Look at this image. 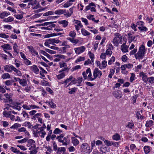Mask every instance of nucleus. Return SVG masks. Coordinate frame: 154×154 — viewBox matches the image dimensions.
<instances>
[{
	"mask_svg": "<svg viewBox=\"0 0 154 154\" xmlns=\"http://www.w3.org/2000/svg\"><path fill=\"white\" fill-rule=\"evenodd\" d=\"M82 34L85 36L89 35L90 33L84 29H82L81 30Z\"/></svg>",
	"mask_w": 154,
	"mask_h": 154,
	"instance_id": "nucleus-20",
	"label": "nucleus"
},
{
	"mask_svg": "<svg viewBox=\"0 0 154 154\" xmlns=\"http://www.w3.org/2000/svg\"><path fill=\"white\" fill-rule=\"evenodd\" d=\"M102 75V72L98 68H96L94 69L93 72V76L95 79L97 77L100 78Z\"/></svg>",
	"mask_w": 154,
	"mask_h": 154,
	"instance_id": "nucleus-3",
	"label": "nucleus"
},
{
	"mask_svg": "<svg viewBox=\"0 0 154 154\" xmlns=\"http://www.w3.org/2000/svg\"><path fill=\"white\" fill-rule=\"evenodd\" d=\"M23 86H25L27 85L26 80L24 79H21L19 82Z\"/></svg>",
	"mask_w": 154,
	"mask_h": 154,
	"instance_id": "nucleus-19",
	"label": "nucleus"
},
{
	"mask_svg": "<svg viewBox=\"0 0 154 154\" xmlns=\"http://www.w3.org/2000/svg\"><path fill=\"white\" fill-rule=\"evenodd\" d=\"M92 74L91 72H90L89 75L88 76V80L89 81H93L95 79L94 78H93L91 77Z\"/></svg>",
	"mask_w": 154,
	"mask_h": 154,
	"instance_id": "nucleus-28",
	"label": "nucleus"
},
{
	"mask_svg": "<svg viewBox=\"0 0 154 154\" xmlns=\"http://www.w3.org/2000/svg\"><path fill=\"white\" fill-rule=\"evenodd\" d=\"M63 10H57L54 13L55 14L60 15L63 14L62 12H63Z\"/></svg>",
	"mask_w": 154,
	"mask_h": 154,
	"instance_id": "nucleus-46",
	"label": "nucleus"
},
{
	"mask_svg": "<svg viewBox=\"0 0 154 154\" xmlns=\"http://www.w3.org/2000/svg\"><path fill=\"white\" fill-rule=\"evenodd\" d=\"M31 69L36 74L38 73L39 70L37 67L35 65H34L31 67Z\"/></svg>",
	"mask_w": 154,
	"mask_h": 154,
	"instance_id": "nucleus-12",
	"label": "nucleus"
},
{
	"mask_svg": "<svg viewBox=\"0 0 154 154\" xmlns=\"http://www.w3.org/2000/svg\"><path fill=\"white\" fill-rule=\"evenodd\" d=\"M7 117L10 118V119L11 120L14 121V120L15 116L14 115H8V116H7Z\"/></svg>",
	"mask_w": 154,
	"mask_h": 154,
	"instance_id": "nucleus-57",
	"label": "nucleus"
},
{
	"mask_svg": "<svg viewBox=\"0 0 154 154\" xmlns=\"http://www.w3.org/2000/svg\"><path fill=\"white\" fill-rule=\"evenodd\" d=\"M41 113H37V114H36L34 116H33V118H32V119H35L36 118H38V116H41Z\"/></svg>",
	"mask_w": 154,
	"mask_h": 154,
	"instance_id": "nucleus-61",
	"label": "nucleus"
},
{
	"mask_svg": "<svg viewBox=\"0 0 154 154\" xmlns=\"http://www.w3.org/2000/svg\"><path fill=\"white\" fill-rule=\"evenodd\" d=\"M85 60L84 57H80L79 58L77 59L75 61V63H77L78 62L81 61H84Z\"/></svg>",
	"mask_w": 154,
	"mask_h": 154,
	"instance_id": "nucleus-37",
	"label": "nucleus"
},
{
	"mask_svg": "<svg viewBox=\"0 0 154 154\" xmlns=\"http://www.w3.org/2000/svg\"><path fill=\"white\" fill-rule=\"evenodd\" d=\"M14 20V18L12 17H9L6 19H5L3 21L5 22H10L13 21Z\"/></svg>",
	"mask_w": 154,
	"mask_h": 154,
	"instance_id": "nucleus-26",
	"label": "nucleus"
},
{
	"mask_svg": "<svg viewBox=\"0 0 154 154\" xmlns=\"http://www.w3.org/2000/svg\"><path fill=\"white\" fill-rule=\"evenodd\" d=\"M14 66L12 65H6L4 66V69L8 72H11L13 70Z\"/></svg>",
	"mask_w": 154,
	"mask_h": 154,
	"instance_id": "nucleus-8",
	"label": "nucleus"
},
{
	"mask_svg": "<svg viewBox=\"0 0 154 154\" xmlns=\"http://www.w3.org/2000/svg\"><path fill=\"white\" fill-rule=\"evenodd\" d=\"M115 60V57L113 56L112 57L111 59L109 60L108 61V64L109 65H111L113 62H114Z\"/></svg>",
	"mask_w": 154,
	"mask_h": 154,
	"instance_id": "nucleus-43",
	"label": "nucleus"
},
{
	"mask_svg": "<svg viewBox=\"0 0 154 154\" xmlns=\"http://www.w3.org/2000/svg\"><path fill=\"white\" fill-rule=\"evenodd\" d=\"M2 48L5 49L10 50L11 49V47L8 44H5L3 45L2 46Z\"/></svg>",
	"mask_w": 154,
	"mask_h": 154,
	"instance_id": "nucleus-22",
	"label": "nucleus"
},
{
	"mask_svg": "<svg viewBox=\"0 0 154 154\" xmlns=\"http://www.w3.org/2000/svg\"><path fill=\"white\" fill-rule=\"evenodd\" d=\"M11 150L14 152L18 153L20 152V151L18 150L16 148H15L13 147H12L11 148Z\"/></svg>",
	"mask_w": 154,
	"mask_h": 154,
	"instance_id": "nucleus-38",
	"label": "nucleus"
},
{
	"mask_svg": "<svg viewBox=\"0 0 154 154\" xmlns=\"http://www.w3.org/2000/svg\"><path fill=\"white\" fill-rule=\"evenodd\" d=\"M10 14V13L9 12L8 13L6 11L3 12L0 14V18L3 19L5 17H7Z\"/></svg>",
	"mask_w": 154,
	"mask_h": 154,
	"instance_id": "nucleus-11",
	"label": "nucleus"
},
{
	"mask_svg": "<svg viewBox=\"0 0 154 154\" xmlns=\"http://www.w3.org/2000/svg\"><path fill=\"white\" fill-rule=\"evenodd\" d=\"M121 49L122 51L124 52H126L128 51V48L125 43H123L122 45Z\"/></svg>",
	"mask_w": 154,
	"mask_h": 154,
	"instance_id": "nucleus-9",
	"label": "nucleus"
},
{
	"mask_svg": "<svg viewBox=\"0 0 154 154\" xmlns=\"http://www.w3.org/2000/svg\"><path fill=\"white\" fill-rule=\"evenodd\" d=\"M58 23L60 24L63 25V27H65L67 26L68 22L66 20H64L59 21Z\"/></svg>",
	"mask_w": 154,
	"mask_h": 154,
	"instance_id": "nucleus-14",
	"label": "nucleus"
},
{
	"mask_svg": "<svg viewBox=\"0 0 154 154\" xmlns=\"http://www.w3.org/2000/svg\"><path fill=\"white\" fill-rule=\"evenodd\" d=\"M37 152V150L36 149H34L30 151V154H36Z\"/></svg>",
	"mask_w": 154,
	"mask_h": 154,
	"instance_id": "nucleus-64",
	"label": "nucleus"
},
{
	"mask_svg": "<svg viewBox=\"0 0 154 154\" xmlns=\"http://www.w3.org/2000/svg\"><path fill=\"white\" fill-rule=\"evenodd\" d=\"M27 140V139L26 138H24L21 140H19L17 141L18 143H23L26 142Z\"/></svg>",
	"mask_w": 154,
	"mask_h": 154,
	"instance_id": "nucleus-47",
	"label": "nucleus"
},
{
	"mask_svg": "<svg viewBox=\"0 0 154 154\" xmlns=\"http://www.w3.org/2000/svg\"><path fill=\"white\" fill-rule=\"evenodd\" d=\"M153 124V122L152 120H149L146 122L145 126L146 127L151 126Z\"/></svg>",
	"mask_w": 154,
	"mask_h": 154,
	"instance_id": "nucleus-21",
	"label": "nucleus"
},
{
	"mask_svg": "<svg viewBox=\"0 0 154 154\" xmlns=\"http://www.w3.org/2000/svg\"><path fill=\"white\" fill-rule=\"evenodd\" d=\"M68 149L69 151L70 152H72L74 151L75 150V148L73 146H70L69 148Z\"/></svg>",
	"mask_w": 154,
	"mask_h": 154,
	"instance_id": "nucleus-62",
	"label": "nucleus"
},
{
	"mask_svg": "<svg viewBox=\"0 0 154 154\" xmlns=\"http://www.w3.org/2000/svg\"><path fill=\"white\" fill-rule=\"evenodd\" d=\"M52 100H51V101L48 102V103L51 107L53 108H55L56 107V105L52 102Z\"/></svg>",
	"mask_w": 154,
	"mask_h": 154,
	"instance_id": "nucleus-27",
	"label": "nucleus"
},
{
	"mask_svg": "<svg viewBox=\"0 0 154 154\" xmlns=\"http://www.w3.org/2000/svg\"><path fill=\"white\" fill-rule=\"evenodd\" d=\"M114 70L113 69H111L110 70V74L108 75V77L109 78H112V76L113 75L114 73Z\"/></svg>",
	"mask_w": 154,
	"mask_h": 154,
	"instance_id": "nucleus-39",
	"label": "nucleus"
},
{
	"mask_svg": "<svg viewBox=\"0 0 154 154\" xmlns=\"http://www.w3.org/2000/svg\"><path fill=\"white\" fill-rule=\"evenodd\" d=\"M76 33L74 31H71L69 35L72 37L74 38L75 36Z\"/></svg>",
	"mask_w": 154,
	"mask_h": 154,
	"instance_id": "nucleus-50",
	"label": "nucleus"
},
{
	"mask_svg": "<svg viewBox=\"0 0 154 154\" xmlns=\"http://www.w3.org/2000/svg\"><path fill=\"white\" fill-rule=\"evenodd\" d=\"M106 54L107 55H110L112 54V51H111L110 48H108L106 51Z\"/></svg>",
	"mask_w": 154,
	"mask_h": 154,
	"instance_id": "nucleus-45",
	"label": "nucleus"
},
{
	"mask_svg": "<svg viewBox=\"0 0 154 154\" xmlns=\"http://www.w3.org/2000/svg\"><path fill=\"white\" fill-rule=\"evenodd\" d=\"M115 37L113 40V43L114 45L117 47L119 43L121 42L122 38L121 35L118 33L114 34Z\"/></svg>",
	"mask_w": 154,
	"mask_h": 154,
	"instance_id": "nucleus-2",
	"label": "nucleus"
},
{
	"mask_svg": "<svg viewBox=\"0 0 154 154\" xmlns=\"http://www.w3.org/2000/svg\"><path fill=\"white\" fill-rule=\"evenodd\" d=\"M71 81V82L68 84L67 87H68L69 85H71L72 84H75L77 82V80H76V79L75 78H73V79H72Z\"/></svg>",
	"mask_w": 154,
	"mask_h": 154,
	"instance_id": "nucleus-33",
	"label": "nucleus"
},
{
	"mask_svg": "<svg viewBox=\"0 0 154 154\" xmlns=\"http://www.w3.org/2000/svg\"><path fill=\"white\" fill-rule=\"evenodd\" d=\"M48 40L50 43V44H53V45H56L54 44V39H49Z\"/></svg>",
	"mask_w": 154,
	"mask_h": 154,
	"instance_id": "nucleus-48",
	"label": "nucleus"
},
{
	"mask_svg": "<svg viewBox=\"0 0 154 154\" xmlns=\"http://www.w3.org/2000/svg\"><path fill=\"white\" fill-rule=\"evenodd\" d=\"M73 79V77L71 75L70 76V77L66 79L65 81L62 83V84L63 83H65L66 85L67 83H68L69 82L71 81L72 79Z\"/></svg>",
	"mask_w": 154,
	"mask_h": 154,
	"instance_id": "nucleus-25",
	"label": "nucleus"
},
{
	"mask_svg": "<svg viewBox=\"0 0 154 154\" xmlns=\"http://www.w3.org/2000/svg\"><path fill=\"white\" fill-rule=\"evenodd\" d=\"M27 48L32 55H37V57L38 56V53L35 51L32 46H28Z\"/></svg>",
	"mask_w": 154,
	"mask_h": 154,
	"instance_id": "nucleus-7",
	"label": "nucleus"
},
{
	"mask_svg": "<svg viewBox=\"0 0 154 154\" xmlns=\"http://www.w3.org/2000/svg\"><path fill=\"white\" fill-rule=\"evenodd\" d=\"M13 82L12 81H11L8 80V81H6L5 82V84L6 85L8 86V85H11L12 84Z\"/></svg>",
	"mask_w": 154,
	"mask_h": 154,
	"instance_id": "nucleus-51",
	"label": "nucleus"
},
{
	"mask_svg": "<svg viewBox=\"0 0 154 154\" xmlns=\"http://www.w3.org/2000/svg\"><path fill=\"white\" fill-rule=\"evenodd\" d=\"M55 57H57V58H58L59 59L62 58V59H64L65 56L61 54H57L55 55H54Z\"/></svg>",
	"mask_w": 154,
	"mask_h": 154,
	"instance_id": "nucleus-44",
	"label": "nucleus"
},
{
	"mask_svg": "<svg viewBox=\"0 0 154 154\" xmlns=\"http://www.w3.org/2000/svg\"><path fill=\"white\" fill-rule=\"evenodd\" d=\"M82 77H79L78 78L77 80V82L79 85H77V86H79L80 85V84L82 82Z\"/></svg>",
	"mask_w": 154,
	"mask_h": 154,
	"instance_id": "nucleus-41",
	"label": "nucleus"
},
{
	"mask_svg": "<svg viewBox=\"0 0 154 154\" xmlns=\"http://www.w3.org/2000/svg\"><path fill=\"white\" fill-rule=\"evenodd\" d=\"M147 81L151 83H154V77H150L147 78Z\"/></svg>",
	"mask_w": 154,
	"mask_h": 154,
	"instance_id": "nucleus-29",
	"label": "nucleus"
},
{
	"mask_svg": "<svg viewBox=\"0 0 154 154\" xmlns=\"http://www.w3.org/2000/svg\"><path fill=\"white\" fill-rule=\"evenodd\" d=\"M77 88H74L71 89V91L69 92V93L70 94H74L77 90Z\"/></svg>",
	"mask_w": 154,
	"mask_h": 154,
	"instance_id": "nucleus-31",
	"label": "nucleus"
},
{
	"mask_svg": "<svg viewBox=\"0 0 154 154\" xmlns=\"http://www.w3.org/2000/svg\"><path fill=\"white\" fill-rule=\"evenodd\" d=\"M107 62L105 60H104L102 62V67L103 68H105L106 67L107 65Z\"/></svg>",
	"mask_w": 154,
	"mask_h": 154,
	"instance_id": "nucleus-63",
	"label": "nucleus"
},
{
	"mask_svg": "<svg viewBox=\"0 0 154 154\" xmlns=\"http://www.w3.org/2000/svg\"><path fill=\"white\" fill-rule=\"evenodd\" d=\"M81 66L80 65H77L76 66H75L73 67L72 69L73 71L76 70L77 69H81Z\"/></svg>",
	"mask_w": 154,
	"mask_h": 154,
	"instance_id": "nucleus-59",
	"label": "nucleus"
},
{
	"mask_svg": "<svg viewBox=\"0 0 154 154\" xmlns=\"http://www.w3.org/2000/svg\"><path fill=\"white\" fill-rule=\"evenodd\" d=\"M53 147L54 150L57 151V153L58 154V153L60 151V148L57 147V145L55 142H53Z\"/></svg>",
	"mask_w": 154,
	"mask_h": 154,
	"instance_id": "nucleus-15",
	"label": "nucleus"
},
{
	"mask_svg": "<svg viewBox=\"0 0 154 154\" xmlns=\"http://www.w3.org/2000/svg\"><path fill=\"white\" fill-rule=\"evenodd\" d=\"M72 143H73L74 146H76L78 145L79 143V140L75 137H72Z\"/></svg>",
	"mask_w": 154,
	"mask_h": 154,
	"instance_id": "nucleus-13",
	"label": "nucleus"
},
{
	"mask_svg": "<svg viewBox=\"0 0 154 154\" xmlns=\"http://www.w3.org/2000/svg\"><path fill=\"white\" fill-rule=\"evenodd\" d=\"M17 45L16 43H15L14 44V46L13 47V48L14 49V51L16 52L17 54L18 53V52L17 51Z\"/></svg>",
	"mask_w": 154,
	"mask_h": 154,
	"instance_id": "nucleus-54",
	"label": "nucleus"
},
{
	"mask_svg": "<svg viewBox=\"0 0 154 154\" xmlns=\"http://www.w3.org/2000/svg\"><path fill=\"white\" fill-rule=\"evenodd\" d=\"M137 36H131L128 37V41L130 43L132 41H136L137 40Z\"/></svg>",
	"mask_w": 154,
	"mask_h": 154,
	"instance_id": "nucleus-16",
	"label": "nucleus"
},
{
	"mask_svg": "<svg viewBox=\"0 0 154 154\" xmlns=\"http://www.w3.org/2000/svg\"><path fill=\"white\" fill-rule=\"evenodd\" d=\"M72 4L69 3V2H67L65 3L63 5V6L64 8H67L72 5Z\"/></svg>",
	"mask_w": 154,
	"mask_h": 154,
	"instance_id": "nucleus-49",
	"label": "nucleus"
},
{
	"mask_svg": "<svg viewBox=\"0 0 154 154\" xmlns=\"http://www.w3.org/2000/svg\"><path fill=\"white\" fill-rule=\"evenodd\" d=\"M115 97L117 99H119L122 96V94L121 91L119 90H117L114 91L113 93Z\"/></svg>",
	"mask_w": 154,
	"mask_h": 154,
	"instance_id": "nucleus-5",
	"label": "nucleus"
},
{
	"mask_svg": "<svg viewBox=\"0 0 154 154\" xmlns=\"http://www.w3.org/2000/svg\"><path fill=\"white\" fill-rule=\"evenodd\" d=\"M104 143L108 146H111L112 145V142H111L109 141L108 140H105L104 141Z\"/></svg>",
	"mask_w": 154,
	"mask_h": 154,
	"instance_id": "nucleus-58",
	"label": "nucleus"
},
{
	"mask_svg": "<svg viewBox=\"0 0 154 154\" xmlns=\"http://www.w3.org/2000/svg\"><path fill=\"white\" fill-rule=\"evenodd\" d=\"M0 36L1 37L3 38H8L9 37V36L7 35L4 33L0 34Z\"/></svg>",
	"mask_w": 154,
	"mask_h": 154,
	"instance_id": "nucleus-52",
	"label": "nucleus"
},
{
	"mask_svg": "<svg viewBox=\"0 0 154 154\" xmlns=\"http://www.w3.org/2000/svg\"><path fill=\"white\" fill-rule=\"evenodd\" d=\"M143 149L144 152L146 154H148L150 152V147L149 146H144Z\"/></svg>",
	"mask_w": 154,
	"mask_h": 154,
	"instance_id": "nucleus-18",
	"label": "nucleus"
},
{
	"mask_svg": "<svg viewBox=\"0 0 154 154\" xmlns=\"http://www.w3.org/2000/svg\"><path fill=\"white\" fill-rule=\"evenodd\" d=\"M75 53L77 54H79L82 53L85 50V48L84 46H82L80 47L76 48L74 49Z\"/></svg>",
	"mask_w": 154,
	"mask_h": 154,
	"instance_id": "nucleus-6",
	"label": "nucleus"
},
{
	"mask_svg": "<svg viewBox=\"0 0 154 154\" xmlns=\"http://www.w3.org/2000/svg\"><path fill=\"white\" fill-rule=\"evenodd\" d=\"M22 114L23 115L24 117L25 118L26 117V116L27 118H29L28 114L25 111H23L22 113Z\"/></svg>",
	"mask_w": 154,
	"mask_h": 154,
	"instance_id": "nucleus-56",
	"label": "nucleus"
},
{
	"mask_svg": "<svg viewBox=\"0 0 154 154\" xmlns=\"http://www.w3.org/2000/svg\"><path fill=\"white\" fill-rule=\"evenodd\" d=\"M37 1L35 0L32 2H29L28 3V5H31L32 6V8L34 9H37L39 8V4L38 3L37 4Z\"/></svg>",
	"mask_w": 154,
	"mask_h": 154,
	"instance_id": "nucleus-4",
	"label": "nucleus"
},
{
	"mask_svg": "<svg viewBox=\"0 0 154 154\" xmlns=\"http://www.w3.org/2000/svg\"><path fill=\"white\" fill-rule=\"evenodd\" d=\"M81 147L84 151L90 150V148L88 147V144L86 143L82 144Z\"/></svg>",
	"mask_w": 154,
	"mask_h": 154,
	"instance_id": "nucleus-10",
	"label": "nucleus"
},
{
	"mask_svg": "<svg viewBox=\"0 0 154 154\" xmlns=\"http://www.w3.org/2000/svg\"><path fill=\"white\" fill-rule=\"evenodd\" d=\"M14 16L18 19H21L23 18V15L22 14H15L14 15Z\"/></svg>",
	"mask_w": 154,
	"mask_h": 154,
	"instance_id": "nucleus-42",
	"label": "nucleus"
},
{
	"mask_svg": "<svg viewBox=\"0 0 154 154\" xmlns=\"http://www.w3.org/2000/svg\"><path fill=\"white\" fill-rule=\"evenodd\" d=\"M10 77L9 74L8 73H4L2 75V78L3 79H5L9 78Z\"/></svg>",
	"mask_w": 154,
	"mask_h": 154,
	"instance_id": "nucleus-35",
	"label": "nucleus"
},
{
	"mask_svg": "<svg viewBox=\"0 0 154 154\" xmlns=\"http://www.w3.org/2000/svg\"><path fill=\"white\" fill-rule=\"evenodd\" d=\"M21 126V125L20 124L17 123H15L11 127V128H17L18 127H20Z\"/></svg>",
	"mask_w": 154,
	"mask_h": 154,
	"instance_id": "nucleus-34",
	"label": "nucleus"
},
{
	"mask_svg": "<svg viewBox=\"0 0 154 154\" xmlns=\"http://www.w3.org/2000/svg\"><path fill=\"white\" fill-rule=\"evenodd\" d=\"M45 50L47 52L50 54H55L56 53V52L55 51H53L52 50H50L48 49H45Z\"/></svg>",
	"mask_w": 154,
	"mask_h": 154,
	"instance_id": "nucleus-40",
	"label": "nucleus"
},
{
	"mask_svg": "<svg viewBox=\"0 0 154 154\" xmlns=\"http://www.w3.org/2000/svg\"><path fill=\"white\" fill-rule=\"evenodd\" d=\"M112 138L114 140H118L120 139V136L118 134H116L113 136Z\"/></svg>",
	"mask_w": 154,
	"mask_h": 154,
	"instance_id": "nucleus-23",
	"label": "nucleus"
},
{
	"mask_svg": "<svg viewBox=\"0 0 154 154\" xmlns=\"http://www.w3.org/2000/svg\"><path fill=\"white\" fill-rule=\"evenodd\" d=\"M24 125L26 127H28L29 128H31L32 125L29 122H26L24 123Z\"/></svg>",
	"mask_w": 154,
	"mask_h": 154,
	"instance_id": "nucleus-24",
	"label": "nucleus"
},
{
	"mask_svg": "<svg viewBox=\"0 0 154 154\" xmlns=\"http://www.w3.org/2000/svg\"><path fill=\"white\" fill-rule=\"evenodd\" d=\"M40 53L43 54L44 55L46 56L48 58L51 59H52V57L50 55L47 53L46 52L43 50L40 51Z\"/></svg>",
	"mask_w": 154,
	"mask_h": 154,
	"instance_id": "nucleus-17",
	"label": "nucleus"
},
{
	"mask_svg": "<svg viewBox=\"0 0 154 154\" xmlns=\"http://www.w3.org/2000/svg\"><path fill=\"white\" fill-rule=\"evenodd\" d=\"M62 132V130H60L58 128H56L54 130L53 133L55 134H58Z\"/></svg>",
	"mask_w": 154,
	"mask_h": 154,
	"instance_id": "nucleus-30",
	"label": "nucleus"
},
{
	"mask_svg": "<svg viewBox=\"0 0 154 154\" xmlns=\"http://www.w3.org/2000/svg\"><path fill=\"white\" fill-rule=\"evenodd\" d=\"M65 76L64 73H62L60 74L57 75V78L58 79H60L63 78Z\"/></svg>",
	"mask_w": 154,
	"mask_h": 154,
	"instance_id": "nucleus-32",
	"label": "nucleus"
},
{
	"mask_svg": "<svg viewBox=\"0 0 154 154\" xmlns=\"http://www.w3.org/2000/svg\"><path fill=\"white\" fill-rule=\"evenodd\" d=\"M138 96V95H136L135 96H133L132 97V103L133 104H134V103L136 102V99Z\"/></svg>",
	"mask_w": 154,
	"mask_h": 154,
	"instance_id": "nucleus-36",
	"label": "nucleus"
},
{
	"mask_svg": "<svg viewBox=\"0 0 154 154\" xmlns=\"http://www.w3.org/2000/svg\"><path fill=\"white\" fill-rule=\"evenodd\" d=\"M25 60V63L27 65H29L31 64V62L30 61L26 58L25 59H24Z\"/></svg>",
	"mask_w": 154,
	"mask_h": 154,
	"instance_id": "nucleus-60",
	"label": "nucleus"
},
{
	"mask_svg": "<svg viewBox=\"0 0 154 154\" xmlns=\"http://www.w3.org/2000/svg\"><path fill=\"white\" fill-rule=\"evenodd\" d=\"M145 52V47L142 45L140 47L137 53L135 54V57L137 59H141L143 58Z\"/></svg>",
	"mask_w": 154,
	"mask_h": 154,
	"instance_id": "nucleus-1",
	"label": "nucleus"
},
{
	"mask_svg": "<svg viewBox=\"0 0 154 154\" xmlns=\"http://www.w3.org/2000/svg\"><path fill=\"white\" fill-rule=\"evenodd\" d=\"M46 128V126L45 124H44L43 126L41 128H38V130H40V131H44V129Z\"/></svg>",
	"mask_w": 154,
	"mask_h": 154,
	"instance_id": "nucleus-53",
	"label": "nucleus"
},
{
	"mask_svg": "<svg viewBox=\"0 0 154 154\" xmlns=\"http://www.w3.org/2000/svg\"><path fill=\"white\" fill-rule=\"evenodd\" d=\"M138 28L141 31H146L147 30V28L145 26L139 27Z\"/></svg>",
	"mask_w": 154,
	"mask_h": 154,
	"instance_id": "nucleus-55",
	"label": "nucleus"
}]
</instances>
